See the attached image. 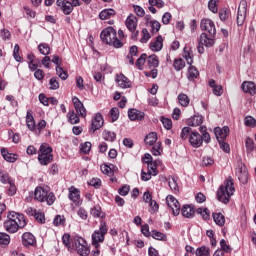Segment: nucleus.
Here are the masks:
<instances>
[{"instance_id": "1", "label": "nucleus", "mask_w": 256, "mask_h": 256, "mask_svg": "<svg viewBox=\"0 0 256 256\" xmlns=\"http://www.w3.org/2000/svg\"><path fill=\"white\" fill-rule=\"evenodd\" d=\"M25 216L17 212H9L7 220L4 222V229L7 233H17L19 229L26 227Z\"/></svg>"}, {"instance_id": "2", "label": "nucleus", "mask_w": 256, "mask_h": 256, "mask_svg": "<svg viewBox=\"0 0 256 256\" xmlns=\"http://www.w3.org/2000/svg\"><path fill=\"white\" fill-rule=\"evenodd\" d=\"M235 193V184L233 183V178L229 177L226 179L217 191V199L221 203L227 205L229 203V199H231L232 195Z\"/></svg>"}, {"instance_id": "3", "label": "nucleus", "mask_w": 256, "mask_h": 256, "mask_svg": "<svg viewBox=\"0 0 256 256\" xmlns=\"http://www.w3.org/2000/svg\"><path fill=\"white\" fill-rule=\"evenodd\" d=\"M100 38L103 43L115 47V49H121L123 47V42L117 38V31L113 27H107L102 30Z\"/></svg>"}, {"instance_id": "4", "label": "nucleus", "mask_w": 256, "mask_h": 256, "mask_svg": "<svg viewBox=\"0 0 256 256\" xmlns=\"http://www.w3.org/2000/svg\"><path fill=\"white\" fill-rule=\"evenodd\" d=\"M34 199H36V201H39V203H47V205H53L57 198L55 197V194L51 192V189H49V187L39 186L36 187L34 191Z\"/></svg>"}, {"instance_id": "5", "label": "nucleus", "mask_w": 256, "mask_h": 256, "mask_svg": "<svg viewBox=\"0 0 256 256\" xmlns=\"http://www.w3.org/2000/svg\"><path fill=\"white\" fill-rule=\"evenodd\" d=\"M38 161L40 165L43 166H47L49 163L53 162V148H51L47 143L40 145Z\"/></svg>"}, {"instance_id": "6", "label": "nucleus", "mask_w": 256, "mask_h": 256, "mask_svg": "<svg viewBox=\"0 0 256 256\" xmlns=\"http://www.w3.org/2000/svg\"><path fill=\"white\" fill-rule=\"evenodd\" d=\"M109 231V228L107 227V222L101 221L100 226L98 230H95L92 234V245L98 249L99 243H103L105 241V235H107V232Z\"/></svg>"}, {"instance_id": "7", "label": "nucleus", "mask_w": 256, "mask_h": 256, "mask_svg": "<svg viewBox=\"0 0 256 256\" xmlns=\"http://www.w3.org/2000/svg\"><path fill=\"white\" fill-rule=\"evenodd\" d=\"M74 249L81 256H89V253H91L89 246H87V241L83 238H74Z\"/></svg>"}, {"instance_id": "8", "label": "nucleus", "mask_w": 256, "mask_h": 256, "mask_svg": "<svg viewBox=\"0 0 256 256\" xmlns=\"http://www.w3.org/2000/svg\"><path fill=\"white\" fill-rule=\"evenodd\" d=\"M245 19H247V0H241L238 6L237 12V25L241 27L243 23H245Z\"/></svg>"}, {"instance_id": "9", "label": "nucleus", "mask_w": 256, "mask_h": 256, "mask_svg": "<svg viewBox=\"0 0 256 256\" xmlns=\"http://www.w3.org/2000/svg\"><path fill=\"white\" fill-rule=\"evenodd\" d=\"M236 175L242 185H247V181H249V172H247V166H245L243 163H239L236 168Z\"/></svg>"}, {"instance_id": "10", "label": "nucleus", "mask_w": 256, "mask_h": 256, "mask_svg": "<svg viewBox=\"0 0 256 256\" xmlns=\"http://www.w3.org/2000/svg\"><path fill=\"white\" fill-rule=\"evenodd\" d=\"M166 203L168 207L172 210L173 216L177 217L181 213V204L179 201L172 195L166 197Z\"/></svg>"}, {"instance_id": "11", "label": "nucleus", "mask_w": 256, "mask_h": 256, "mask_svg": "<svg viewBox=\"0 0 256 256\" xmlns=\"http://www.w3.org/2000/svg\"><path fill=\"white\" fill-rule=\"evenodd\" d=\"M200 28L202 31H206L209 35H217L215 23L211 19H202Z\"/></svg>"}, {"instance_id": "12", "label": "nucleus", "mask_w": 256, "mask_h": 256, "mask_svg": "<svg viewBox=\"0 0 256 256\" xmlns=\"http://www.w3.org/2000/svg\"><path fill=\"white\" fill-rule=\"evenodd\" d=\"M72 103L74 105L77 115H79V117H82V119H85V117H87V109L85 108V105H83V102H81L79 98L73 97Z\"/></svg>"}, {"instance_id": "13", "label": "nucleus", "mask_w": 256, "mask_h": 256, "mask_svg": "<svg viewBox=\"0 0 256 256\" xmlns=\"http://www.w3.org/2000/svg\"><path fill=\"white\" fill-rule=\"evenodd\" d=\"M189 143L195 149H199L203 145V137L197 131L190 132Z\"/></svg>"}, {"instance_id": "14", "label": "nucleus", "mask_w": 256, "mask_h": 256, "mask_svg": "<svg viewBox=\"0 0 256 256\" xmlns=\"http://www.w3.org/2000/svg\"><path fill=\"white\" fill-rule=\"evenodd\" d=\"M200 45L204 47H213L215 45V35L202 33L199 38Z\"/></svg>"}, {"instance_id": "15", "label": "nucleus", "mask_w": 256, "mask_h": 256, "mask_svg": "<svg viewBox=\"0 0 256 256\" xmlns=\"http://www.w3.org/2000/svg\"><path fill=\"white\" fill-rule=\"evenodd\" d=\"M69 199L70 201H72L73 203H75V205H77L79 207V205H81V191H79V189L75 188V186H71L69 189Z\"/></svg>"}, {"instance_id": "16", "label": "nucleus", "mask_w": 256, "mask_h": 256, "mask_svg": "<svg viewBox=\"0 0 256 256\" xmlns=\"http://www.w3.org/2000/svg\"><path fill=\"white\" fill-rule=\"evenodd\" d=\"M56 4L57 7L61 9L62 13H64V15H71V13H73V5L71 2L67 0H57Z\"/></svg>"}, {"instance_id": "17", "label": "nucleus", "mask_w": 256, "mask_h": 256, "mask_svg": "<svg viewBox=\"0 0 256 256\" xmlns=\"http://www.w3.org/2000/svg\"><path fill=\"white\" fill-rule=\"evenodd\" d=\"M214 135L218 142L225 141V139H227L229 135V126H224L223 128L221 127L214 128Z\"/></svg>"}, {"instance_id": "18", "label": "nucleus", "mask_w": 256, "mask_h": 256, "mask_svg": "<svg viewBox=\"0 0 256 256\" xmlns=\"http://www.w3.org/2000/svg\"><path fill=\"white\" fill-rule=\"evenodd\" d=\"M22 245H24V247H35V245H37V239L32 233L25 232L22 235Z\"/></svg>"}, {"instance_id": "19", "label": "nucleus", "mask_w": 256, "mask_h": 256, "mask_svg": "<svg viewBox=\"0 0 256 256\" xmlns=\"http://www.w3.org/2000/svg\"><path fill=\"white\" fill-rule=\"evenodd\" d=\"M115 81L120 89H131V81L124 74H117Z\"/></svg>"}, {"instance_id": "20", "label": "nucleus", "mask_w": 256, "mask_h": 256, "mask_svg": "<svg viewBox=\"0 0 256 256\" xmlns=\"http://www.w3.org/2000/svg\"><path fill=\"white\" fill-rule=\"evenodd\" d=\"M103 123H104L103 115H101V113H97L92 119L90 131L92 133H95V131H99V129L103 127Z\"/></svg>"}, {"instance_id": "21", "label": "nucleus", "mask_w": 256, "mask_h": 256, "mask_svg": "<svg viewBox=\"0 0 256 256\" xmlns=\"http://www.w3.org/2000/svg\"><path fill=\"white\" fill-rule=\"evenodd\" d=\"M125 25L130 33H135V31L137 30V17L133 14H130L126 18Z\"/></svg>"}, {"instance_id": "22", "label": "nucleus", "mask_w": 256, "mask_h": 256, "mask_svg": "<svg viewBox=\"0 0 256 256\" xmlns=\"http://www.w3.org/2000/svg\"><path fill=\"white\" fill-rule=\"evenodd\" d=\"M128 117L130 121H143L145 119V113L133 108L128 111Z\"/></svg>"}, {"instance_id": "23", "label": "nucleus", "mask_w": 256, "mask_h": 256, "mask_svg": "<svg viewBox=\"0 0 256 256\" xmlns=\"http://www.w3.org/2000/svg\"><path fill=\"white\" fill-rule=\"evenodd\" d=\"M100 169L104 175H108L109 177H113V175L119 171V168L113 164H104Z\"/></svg>"}, {"instance_id": "24", "label": "nucleus", "mask_w": 256, "mask_h": 256, "mask_svg": "<svg viewBox=\"0 0 256 256\" xmlns=\"http://www.w3.org/2000/svg\"><path fill=\"white\" fill-rule=\"evenodd\" d=\"M182 217L186 219H193L195 217V208L189 204H186L181 209Z\"/></svg>"}, {"instance_id": "25", "label": "nucleus", "mask_w": 256, "mask_h": 256, "mask_svg": "<svg viewBox=\"0 0 256 256\" xmlns=\"http://www.w3.org/2000/svg\"><path fill=\"white\" fill-rule=\"evenodd\" d=\"M62 242L65 247H67L68 251H74L75 250V239H71V235L64 234L62 236Z\"/></svg>"}, {"instance_id": "26", "label": "nucleus", "mask_w": 256, "mask_h": 256, "mask_svg": "<svg viewBox=\"0 0 256 256\" xmlns=\"http://www.w3.org/2000/svg\"><path fill=\"white\" fill-rule=\"evenodd\" d=\"M26 125L29 131H37V124L35 123V118L33 117L31 111H27Z\"/></svg>"}, {"instance_id": "27", "label": "nucleus", "mask_w": 256, "mask_h": 256, "mask_svg": "<svg viewBox=\"0 0 256 256\" xmlns=\"http://www.w3.org/2000/svg\"><path fill=\"white\" fill-rule=\"evenodd\" d=\"M1 155L8 163H15L19 157L17 154L9 153L5 148H1Z\"/></svg>"}, {"instance_id": "28", "label": "nucleus", "mask_w": 256, "mask_h": 256, "mask_svg": "<svg viewBox=\"0 0 256 256\" xmlns=\"http://www.w3.org/2000/svg\"><path fill=\"white\" fill-rule=\"evenodd\" d=\"M150 49L154 52H159L163 49V37L157 36L154 41L150 43Z\"/></svg>"}, {"instance_id": "29", "label": "nucleus", "mask_w": 256, "mask_h": 256, "mask_svg": "<svg viewBox=\"0 0 256 256\" xmlns=\"http://www.w3.org/2000/svg\"><path fill=\"white\" fill-rule=\"evenodd\" d=\"M241 88L244 91V93H249L250 95H255L256 93L255 83L253 82H249V81L244 82Z\"/></svg>"}, {"instance_id": "30", "label": "nucleus", "mask_w": 256, "mask_h": 256, "mask_svg": "<svg viewBox=\"0 0 256 256\" xmlns=\"http://www.w3.org/2000/svg\"><path fill=\"white\" fill-rule=\"evenodd\" d=\"M189 127H199L203 124V117L201 115H194L187 121Z\"/></svg>"}, {"instance_id": "31", "label": "nucleus", "mask_w": 256, "mask_h": 256, "mask_svg": "<svg viewBox=\"0 0 256 256\" xmlns=\"http://www.w3.org/2000/svg\"><path fill=\"white\" fill-rule=\"evenodd\" d=\"M209 87H211L213 89V93L217 97H221L223 95V86L222 85H217L215 83V80L212 79V80L209 81Z\"/></svg>"}, {"instance_id": "32", "label": "nucleus", "mask_w": 256, "mask_h": 256, "mask_svg": "<svg viewBox=\"0 0 256 256\" xmlns=\"http://www.w3.org/2000/svg\"><path fill=\"white\" fill-rule=\"evenodd\" d=\"M111 17H115V11L111 8L104 9L99 13V18L102 21H105L107 19H111Z\"/></svg>"}, {"instance_id": "33", "label": "nucleus", "mask_w": 256, "mask_h": 256, "mask_svg": "<svg viewBox=\"0 0 256 256\" xmlns=\"http://www.w3.org/2000/svg\"><path fill=\"white\" fill-rule=\"evenodd\" d=\"M67 118H68V122L71 125H77L81 121V119H79V115L75 113V110H70L67 114Z\"/></svg>"}, {"instance_id": "34", "label": "nucleus", "mask_w": 256, "mask_h": 256, "mask_svg": "<svg viewBox=\"0 0 256 256\" xmlns=\"http://www.w3.org/2000/svg\"><path fill=\"white\" fill-rule=\"evenodd\" d=\"M199 77V70L195 66L188 68L187 79L188 81H195Z\"/></svg>"}, {"instance_id": "35", "label": "nucleus", "mask_w": 256, "mask_h": 256, "mask_svg": "<svg viewBox=\"0 0 256 256\" xmlns=\"http://www.w3.org/2000/svg\"><path fill=\"white\" fill-rule=\"evenodd\" d=\"M13 179H11V176H9V173L5 170H0V183L3 185H8L11 183Z\"/></svg>"}, {"instance_id": "36", "label": "nucleus", "mask_w": 256, "mask_h": 256, "mask_svg": "<svg viewBox=\"0 0 256 256\" xmlns=\"http://www.w3.org/2000/svg\"><path fill=\"white\" fill-rule=\"evenodd\" d=\"M212 217L214 219V223H216V225H218L219 227H223V225H225V216L220 212L213 213Z\"/></svg>"}, {"instance_id": "37", "label": "nucleus", "mask_w": 256, "mask_h": 256, "mask_svg": "<svg viewBox=\"0 0 256 256\" xmlns=\"http://www.w3.org/2000/svg\"><path fill=\"white\" fill-rule=\"evenodd\" d=\"M151 237L156 241H167V235L157 230H152Z\"/></svg>"}, {"instance_id": "38", "label": "nucleus", "mask_w": 256, "mask_h": 256, "mask_svg": "<svg viewBox=\"0 0 256 256\" xmlns=\"http://www.w3.org/2000/svg\"><path fill=\"white\" fill-rule=\"evenodd\" d=\"M148 65L150 69H157L159 67V59L157 58V55L153 54L148 57Z\"/></svg>"}, {"instance_id": "39", "label": "nucleus", "mask_w": 256, "mask_h": 256, "mask_svg": "<svg viewBox=\"0 0 256 256\" xmlns=\"http://www.w3.org/2000/svg\"><path fill=\"white\" fill-rule=\"evenodd\" d=\"M196 256H211V249L207 246H202L196 249Z\"/></svg>"}, {"instance_id": "40", "label": "nucleus", "mask_w": 256, "mask_h": 256, "mask_svg": "<svg viewBox=\"0 0 256 256\" xmlns=\"http://www.w3.org/2000/svg\"><path fill=\"white\" fill-rule=\"evenodd\" d=\"M146 145H155L157 143V134L156 132H150L144 139Z\"/></svg>"}, {"instance_id": "41", "label": "nucleus", "mask_w": 256, "mask_h": 256, "mask_svg": "<svg viewBox=\"0 0 256 256\" xmlns=\"http://www.w3.org/2000/svg\"><path fill=\"white\" fill-rule=\"evenodd\" d=\"M102 136L105 141H109L110 143H113V141H115V139H117V134H115V132H112L109 130H105L103 132Z\"/></svg>"}, {"instance_id": "42", "label": "nucleus", "mask_w": 256, "mask_h": 256, "mask_svg": "<svg viewBox=\"0 0 256 256\" xmlns=\"http://www.w3.org/2000/svg\"><path fill=\"white\" fill-rule=\"evenodd\" d=\"M196 213H198V215H201L202 219H204V221H209V219L211 218V213L209 212V209L207 208H198L196 210Z\"/></svg>"}, {"instance_id": "43", "label": "nucleus", "mask_w": 256, "mask_h": 256, "mask_svg": "<svg viewBox=\"0 0 256 256\" xmlns=\"http://www.w3.org/2000/svg\"><path fill=\"white\" fill-rule=\"evenodd\" d=\"M38 51L41 55L47 56L51 53V47H49V44L47 43H41L38 45Z\"/></svg>"}, {"instance_id": "44", "label": "nucleus", "mask_w": 256, "mask_h": 256, "mask_svg": "<svg viewBox=\"0 0 256 256\" xmlns=\"http://www.w3.org/2000/svg\"><path fill=\"white\" fill-rule=\"evenodd\" d=\"M178 103L182 106V107H188L189 103H190V99L189 96H187V94H179L178 95Z\"/></svg>"}, {"instance_id": "45", "label": "nucleus", "mask_w": 256, "mask_h": 256, "mask_svg": "<svg viewBox=\"0 0 256 256\" xmlns=\"http://www.w3.org/2000/svg\"><path fill=\"white\" fill-rule=\"evenodd\" d=\"M168 185L174 193H179V185L177 184V180L173 177L168 178Z\"/></svg>"}, {"instance_id": "46", "label": "nucleus", "mask_w": 256, "mask_h": 256, "mask_svg": "<svg viewBox=\"0 0 256 256\" xmlns=\"http://www.w3.org/2000/svg\"><path fill=\"white\" fill-rule=\"evenodd\" d=\"M163 153V147L161 146V142H156L152 147V155L155 157H159Z\"/></svg>"}, {"instance_id": "47", "label": "nucleus", "mask_w": 256, "mask_h": 256, "mask_svg": "<svg viewBox=\"0 0 256 256\" xmlns=\"http://www.w3.org/2000/svg\"><path fill=\"white\" fill-rule=\"evenodd\" d=\"M11 243V236L5 232H0V245H9Z\"/></svg>"}, {"instance_id": "48", "label": "nucleus", "mask_w": 256, "mask_h": 256, "mask_svg": "<svg viewBox=\"0 0 256 256\" xmlns=\"http://www.w3.org/2000/svg\"><path fill=\"white\" fill-rule=\"evenodd\" d=\"M173 67L175 71H181V69H185V61L181 58L175 59L173 63Z\"/></svg>"}, {"instance_id": "49", "label": "nucleus", "mask_w": 256, "mask_h": 256, "mask_svg": "<svg viewBox=\"0 0 256 256\" xmlns=\"http://www.w3.org/2000/svg\"><path fill=\"white\" fill-rule=\"evenodd\" d=\"M220 247V251H222V253H231L233 251L231 246L227 245V241L225 239L220 240Z\"/></svg>"}, {"instance_id": "50", "label": "nucleus", "mask_w": 256, "mask_h": 256, "mask_svg": "<svg viewBox=\"0 0 256 256\" xmlns=\"http://www.w3.org/2000/svg\"><path fill=\"white\" fill-rule=\"evenodd\" d=\"M148 25H150L152 33H158V31L161 29V23H159V21L156 20H150L148 22Z\"/></svg>"}, {"instance_id": "51", "label": "nucleus", "mask_w": 256, "mask_h": 256, "mask_svg": "<svg viewBox=\"0 0 256 256\" xmlns=\"http://www.w3.org/2000/svg\"><path fill=\"white\" fill-rule=\"evenodd\" d=\"M19 51H20L19 44H15L14 50H13V57L15 61H17V63H21L23 61V57L19 55Z\"/></svg>"}, {"instance_id": "52", "label": "nucleus", "mask_w": 256, "mask_h": 256, "mask_svg": "<svg viewBox=\"0 0 256 256\" xmlns=\"http://www.w3.org/2000/svg\"><path fill=\"white\" fill-rule=\"evenodd\" d=\"M148 171L152 174V176H156L159 174V171L157 170V162H150L148 164Z\"/></svg>"}, {"instance_id": "53", "label": "nucleus", "mask_w": 256, "mask_h": 256, "mask_svg": "<svg viewBox=\"0 0 256 256\" xmlns=\"http://www.w3.org/2000/svg\"><path fill=\"white\" fill-rule=\"evenodd\" d=\"M56 73H57L58 77H60V79H62V81H66V79L69 77L67 72H65L63 70V67H60V66L56 67Z\"/></svg>"}, {"instance_id": "54", "label": "nucleus", "mask_w": 256, "mask_h": 256, "mask_svg": "<svg viewBox=\"0 0 256 256\" xmlns=\"http://www.w3.org/2000/svg\"><path fill=\"white\" fill-rule=\"evenodd\" d=\"M246 127H256V120L252 116H246L244 119Z\"/></svg>"}, {"instance_id": "55", "label": "nucleus", "mask_w": 256, "mask_h": 256, "mask_svg": "<svg viewBox=\"0 0 256 256\" xmlns=\"http://www.w3.org/2000/svg\"><path fill=\"white\" fill-rule=\"evenodd\" d=\"M147 59V54H142L136 61V66L138 69H143V66L145 65V61Z\"/></svg>"}, {"instance_id": "56", "label": "nucleus", "mask_w": 256, "mask_h": 256, "mask_svg": "<svg viewBox=\"0 0 256 256\" xmlns=\"http://www.w3.org/2000/svg\"><path fill=\"white\" fill-rule=\"evenodd\" d=\"M53 223L55 227H59L60 225H65V217L61 215H56L53 220Z\"/></svg>"}, {"instance_id": "57", "label": "nucleus", "mask_w": 256, "mask_h": 256, "mask_svg": "<svg viewBox=\"0 0 256 256\" xmlns=\"http://www.w3.org/2000/svg\"><path fill=\"white\" fill-rule=\"evenodd\" d=\"M245 144H246V151L248 153H251V151H253V149H255V143L253 142V139H251L249 137L246 138Z\"/></svg>"}, {"instance_id": "58", "label": "nucleus", "mask_w": 256, "mask_h": 256, "mask_svg": "<svg viewBox=\"0 0 256 256\" xmlns=\"http://www.w3.org/2000/svg\"><path fill=\"white\" fill-rule=\"evenodd\" d=\"M9 188H8V195L10 197H13V195H16L17 193V186H15V182L12 180V182L8 183Z\"/></svg>"}, {"instance_id": "59", "label": "nucleus", "mask_w": 256, "mask_h": 256, "mask_svg": "<svg viewBox=\"0 0 256 256\" xmlns=\"http://www.w3.org/2000/svg\"><path fill=\"white\" fill-rule=\"evenodd\" d=\"M50 89L51 91H57L59 89V81L57 80L56 77H53L49 81Z\"/></svg>"}, {"instance_id": "60", "label": "nucleus", "mask_w": 256, "mask_h": 256, "mask_svg": "<svg viewBox=\"0 0 256 256\" xmlns=\"http://www.w3.org/2000/svg\"><path fill=\"white\" fill-rule=\"evenodd\" d=\"M45 127H47V121L45 120H40L38 122V124L36 125V130L35 133H37L38 135H41V130L45 129Z\"/></svg>"}, {"instance_id": "61", "label": "nucleus", "mask_w": 256, "mask_h": 256, "mask_svg": "<svg viewBox=\"0 0 256 256\" xmlns=\"http://www.w3.org/2000/svg\"><path fill=\"white\" fill-rule=\"evenodd\" d=\"M142 34H143V37L140 39V43H147V41L151 39V34H149V30H147L146 28H143Z\"/></svg>"}, {"instance_id": "62", "label": "nucleus", "mask_w": 256, "mask_h": 256, "mask_svg": "<svg viewBox=\"0 0 256 256\" xmlns=\"http://www.w3.org/2000/svg\"><path fill=\"white\" fill-rule=\"evenodd\" d=\"M110 117L113 122L117 121V119H119V108L117 107L111 108Z\"/></svg>"}, {"instance_id": "63", "label": "nucleus", "mask_w": 256, "mask_h": 256, "mask_svg": "<svg viewBox=\"0 0 256 256\" xmlns=\"http://www.w3.org/2000/svg\"><path fill=\"white\" fill-rule=\"evenodd\" d=\"M90 215H92V217H103L101 216V206H94L90 210Z\"/></svg>"}, {"instance_id": "64", "label": "nucleus", "mask_w": 256, "mask_h": 256, "mask_svg": "<svg viewBox=\"0 0 256 256\" xmlns=\"http://www.w3.org/2000/svg\"><path fill=\"white\" fill-rule=\"evenodd\" d=\"M219 18L222 21H227V19H229V10L223 8L219 11Z\"/></svg>"}]
</instances>
